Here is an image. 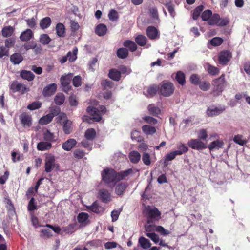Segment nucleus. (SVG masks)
I'll return each instance as SVG.
<instances>
[{"mask_svg":"<svg viewBox=\"0 0 250 250\" xmlns=\"http://www.w3.org/2000/svg\"><path fill=\"white\" fill-rule=\"evenodd\" d=\"M132 172V169L130 168L120 172H116L112 168H106L104 169L101 173L103 181L106 184L117 183L128 176Z\"/></svg>","mask_w":250,"mask_h":250,"instance_id":"f257e3e1","label":"nucleus"},{"mask_svg":"<svg viewBox=\"0 0 250 250\" xmlns=\"http://www.w3.org/2000/svg\"><path fill=\"white\" fill-rule=\"evenodd\" d=\"M143 213L147 217L148 222H153L158 221L160 218L161 213L153 206L147 205L143 210Z\"/></svg>","mask_w":250,"mask_h":250,"instance_id":"f03ea898","label":"nucleus"},{"mask_svg":"<svg viewBox=\"0 0 250 250\" xmlns=\"http://www.w3.org/2000/svg\"><path fill=\"white\" fill-rule=\"evenodd\" d=\"M226 81L225 74H222L220 77L212 81V94L214 96H219L224 90Z\"/></svg>","mask_w":250,"mask_h":250,"instance_id":"7ed1b4c3","label":"nucleus"},{"mask_svg":"<svg viewBox=\"0 0 250 250\" xmlns=\"http://www.w3.org/2000/svg\"><path fill=\"white\" fill-rule=\"evenodd\" d=\"M159 87L160 94L165 97L171 96L175 90V86L173 83L171 82L163 81Z\"/></svg>","mask_w":250,"mask_h":250,"instance_id":"20e7f679","label":"nucleus"},{"mask_svg":"<svg viewBox=\"0 0 250 250\" xmlns=\"http://www.w3.org/2000/svg\"><path fill=\"white\" fill-rule=\"evenodd\" d=\"M232 57V53L229 50H222L218 55V62L222 65H227Z\"/></svg>","mask_w":250,"mask_h":250,"instance_id":"39448f33","label":"nucleus"},{"mask_svg":"<svg viewBox=\"0 0 250 250\" xmlns=\"http://www.w3.org/2000/svg\"><path fill=\"white\" fill-rule=\"evenodd\" d=\"M59 167L58 164L55 163L54 156L49 155L46 157L45 159V171L47 173L50 172L54 168L57 169Z\"/></svg>","mask_w":250,"mask_h":250,"instance_id":"423d86ee","label":"nucleus"},{"mask_svg":"<svg viewBox=\"0 0 250 250\" xmlns=\"http://www.w3.org/2000/svg\"><path fill=\"white\" fill-rule=\"evenodd\" d=\"M188 146L193 149L200 150L207 148L205 143L199 139H191L188 142Z\"/></svg>","mask_w":250,"mask_h":250,"instance_id":"0eeeda50","label":"nucleus"},{"mask_svg":"<svg viewBox=\"0 0 250 250\" xmlns=\"http://www.w3.org/2000/svg\"><path fill=\"white\" fill-rule=\"evenodd\" d=\"M86 110L90 115L91 119L93 121L99 122L101 120L102 115L100 114L99 109L89 106Z\"/></svg>","mask_w":250,"mask_h":250,"instance_id":"6e6552de","label":"nucleus"},{"mask_svg":"<svg viewBox=\"0 0 250 250\" xmlns=\"http://www.w3.org/2000/svg\"><path fill=\"white\" fill-rule=\"evenodd\" d=\"M10 89L13 93L18 92L21 94H24L27 90L25 85L17 81H13L12 83Z\"/></svg>","mask_w":250,"mask_h":250,"instance_id":"1a4fd4ad","label":"nucleus"},{"mask_svg":"<svg viewBox=\"0 0 250 250\" xmlns=\"http://www.w3.org/2000/svg\"><path fill=\"white\" fill-rule=\"evenodd\" d=\"M147 37L151 40H156L160 38V33L158 29L153 26H148L146 30Z\"/></svg>","mask_w":250,"mask_h":250,"instance_id":"9d476101","label":"nucleus"},{"mask_svg":"<svg viewBox=\"0 0 250 250\" xmlns=\"http://www.w3.org/2000/svg\"><path fill=\"white\" fill-rule=\"evenodd\" d=\"M225 110V107L222 106L220 107H209L207 108L206 113L208 117H213L217 116Z\"/></svg>","mask_w":250,"mask_h":250,"instance_id":"9b49d317","label":"nucleus"},{"mask_svg":"<svg viewBox=\"0 0 250 250\" xmlns=\"http://www.w3.org/2000/svg\"><path fill=\"white\" fill-rule=\"evenodd\" d=\"M57 88V85L56 83H51L43 88L42 94L44 97H50L55 93Z\"/></svg>","mask_w":250,"mask_h":250,"instance_id":"f8f14e48","label":"nucleus"},{"mask_svg":"<svg viewBox=\"0 0 250 250\" xmlns=\"http://www.w3.org/2000/svg\"><path fill=\"white\" fill-rule=\"evenodd\" d=\"M71 77L69 76H62L61 77V83L64 92H67L71 89V86L70 85Z\"/></svg>","mask_w":250,"mask_h":250,"instance_id":"ddd939ff","label":"nucleus"},{"mask_svg":"<svg viewBox=\"0 0 250 250\" xmlns=\"http://www.w3.org/2000/svg\"><path fill=\"white\" fill-rule=\"evenodd\" d=\"M98 197L104 203H107L111 201V194L108 190L104 189L99 190Z\"/></svg>","mask_w":250,"mask_h":250,"instance_id":"4468645a","label":"nucleus"},{"mask_svg":"<svg viewBox=\"0 0 250 250\" xmlns=\"http://www.w3.org/2000/svg\"><path fill=\"white\" fill-rule=\"evenodd\" d=\"M44 178H41L36 183V185L34 187H31L29 188L26 192V196L28 198H30V197L34 196L37 193L38 189L40 185L42 183V181L43 180Z\"/></svg>","mask_w":250,"mask_h":250,"instance_id":"2eb2a0df","label":"nucleus"},{"mask_svg":"<svg viewBox=\"0 0 250 250\" xmlns=\"http://www.w3.org/2000/svg\"><path fill=\"white\" fill-rule=\"evenodd\" d=\"M224 143L221 140H216L214 141L211 142L208 146L207 147L210 151L214 150H219L222 148L224 146Z\"/></svg>","mask_w":250,"mask_h":250,"instance_id":"dca6fc26","label":"nucleus"},{"mask_svg":"<svg viewBox=\"0 0 250 250\" xmlns=\"http://www.w3.org/2000/svg\"><path fill=\"white\" fill-rule=\"evenodd\" d=\"M89 215L87 213L85 212L80 213L77 216V220L80 226L81 227H84L87 225L89 223Z\"/></svg>","mask_w":250,"mask_h":250,"instance_id":"f3484780","label":"nucleus"},{"mask_svg":"<svg viewBox=\"0 0 250 250\" xmlns=\"http://www.w3.org/2000/svg\"><path fill=\"white\" fill-rule=\"evenodd\" d=\"M147 97H153L155 96L157 92L160 93V87L156 84L150 85L147 89Z\"/></svg>","mask_w":250,"mask_h":250,"instance_id":"a211bd4d","label":"nucleus"},{"mask_svg":"<svg viewBox=\"0 0 250 250\" xmlns=\"http://www.w3.org/2000/svg\"><path fill=\"white\" fill-rule=\"evenodd\" d=\"M33 38V33L30 29H27L22 32L20 39L21 41L27 42Z\"/></svg>","mask_w":250,"mask_h":250,"instance_id":"6ab92c4d","label":"nucleus"},{"mask_svg":"<svg viewBox=\"0 0 250 250\" xmlns=\"http://www.w3.org/2000/svg\"><path fill=\"white\" fill-rule=\"evenodd\" d=\"M77 144L74 139H69L62 145V148L66 151H70Z\"/></svg>","mask_w":250,"mask_h":250,"instance_id":"aec40b11","label":"nucleus"},{"mask_svg":"<svg viewBox=\"0 0 250 250\" xmlns=\"http://www.w3.org/2000/svg\"><path fill=\"white\" fill-rule=\"evenodd\" d=\"M20 119L21 122V124L23 125V126L29 127L32 125V119L31 116L27 115L26 114H22L20 117Z\"/></svg>","mask_w":250,"mask_h":250,"instance_id":"412c9836","label":"nucleus"},{"mask_svg":"<svg viewBox=\"0 0 250 250\" xmlns=\"http://www.w3.org/2000/svg\"><path fill=\"white\" fill-rule=\"evenodd\" d=\"M72 122L67 118L62 123V129L65 134H69L72 132Z\"/></svg>","mask_w":250,"mask_h":250,"instance_id":"4be33fe9","label":"nucleus"},{"mask_svg":"<svg viewBox=\"0 0 250 250\" xmlns=\"http://www.w3.org/2000/svg\"><path fill=\"white\" fill-rule=\"evenodd\" d=\"M107 31L106 26L103 23H100L96 27L95 32L99 36H103L105 35Z\"/></svg>","mask_w":250,"mask_h":250,"instance_id":"5701e85b","label":"nucleus"},{"mask_svg":"<svg viewBox=\"0 0 250 250\" xmlns=\"http://www.w3.org/2000/svg\"><path fill=\"white\" fill-rule=\"evenodd\" d=\"M14 27L11 26H4L1 30V35L3 37L7 38L11 36L14 33Z\"/></svg>","mask_w":250,"mask_h":250,"instance_id":"b1692460","label":"nucleus"},{"mask_svg":"<svg viewBox=\"0 0 250 250\" xmlns=\"http://www.w3.org/2000/svg\"><path fill=\"white\" fill-rule=\"evenodd\" d=\"M52 147V144L50 142L42 141L38 143L37 148L39 151L49 150Z\"/></svg>","mask_w":250,"mask_h":250,"instance_id":"393cba45","label":"nucleus"},{"mask_svg":"<svg viewBox=\"0 0 250 250\" xmlns=\"http://www.w3.org/2000/svg\"><path fill=\"white\" fill-rule=\"evenodd\" d=\"M147 109L149 113L153 116L158 117L161 113L160 109L153 104L148 105Z\"/></svg>","mask_w":250,"mask_h":250,"instance_id":"a878e982","label":"nucleus"},{"mask_svg":"<svg viewBox=\"0 0 250 250\" xmlns=\"http://www.w3.org/2000/svg\"><path fill=\"white\" fill-rule=\"evenodd\" d=\"M20 76L23 79L26 80L28 81H32L35 78V75L32 72L25 70L21 71Z\"/></svg>","mask_w":250,"mask_h":250,"instance_id":"bb28decb","label":"nucleus"},{"mask_svg":"<svg viewBox=\"0 0 250 250\" xmlns=\"http://www.w3.org/2000/svg\"><path fill=\"white\" fill-rule=\"evenodd\" d=\"M142 131L147 135H152L156 132V129L155 127L149 125H145L142 127Z\"/></svg>","mask_w":250,"mask_h":250,"instance_id":"cd10ccee","label":"nucleus"},{"mask_svg":"<svg viewBox=\"0 0 250 250\" xmlns=\"http://www.w3.org/2000/svg\"><path fill=\"white\" fill-rule=\"evenodd\" d=\"M206 70L211 76H216L220 73V69L217 67L214 66L209 63L206 64Z\"/></svg>","mask_w":250,"mask_h":250,"instance_id":"c85d7f7f","label":"nucleus"},{"mask_svg":"<svg viewBox=\"0 0 250 250\" xmlns=\"http://www.w3.org/2000/svg\"><path fill=\"white\" fill-rule=\"evenodd\" d=\"M108 77L114 81H119L121 79V75H120L118 70L113 68L109 70Z\"/></svg>","mask_w":250,"mask_h":250,"instance_id":"c756f323","label":"nucleus"},{"mask_svg":"<svg viewBox=\"0 0 250 250\" xmlns=\"http://www.w3.org/2000/svg\"><path fill=\"white\" fill-rule=\"evenodd\" d=\"M56 34L60 37H64L65 36V28L64 25L62 23H58L56 26Z\"/></svg>","mask_w":250,"mask_h":250,"instance_id":"7c9ffc66","label":"nucleus"},{"mask_svg":"<svg viewBox=\"0 0 250 250\" xmlns=\"http://www.w3.org/2000/svg\"><path fill=\"white\" fill-rule=\"evenodd\" d=\"M123 45L125 47L128 48L129 50L133 52L137 49V45L136 43L129 40H126L124 42Z\"/></svg>","mask_w":250,"mask_h":250,"instance_id":"2f4dec72","label":"nucleus"},{"mask_svg":"<svg viewBox=\"0 0 250 250\" xmlns=\"http://www.w3.org/2000/svg\"><path fill=\"white\" fill-rule=\"evenodd\" d=\"M128 186L127 183H121L115 188V193L118 195H122Z\"/></svg>","mask_w":250,"mask_h":250,"instance_id":"473e14b6","label":"nucleus"},{"mask_svg":"<svg viewBox=\"0 0 250 250\" xmlns=\"http://www.w3.org/2000/svg\"><path fill=\"white\" fill-rule=\"evenodd\" d=\"M135 41L136 43L139 46H144L147 42V39L144 35H138L135 37Z\"/></svg>","mask_w":250,"mask_h":250,"instance_id":"72a5a7b5","label":"nucleus"},{"mask_svg":"<svg viewBox=\"0 0 250 250\" xmlns=\"http://www.w3.org/2000/svg\"><path fill=\"white\" fill-rule=\"evenodd\" d=\"M23 60L22 56L18 53L12 54L10 57V61L14 64H18L21 63Z\"/></svg>","mask_w":250,"mask_h":250,"instance_id":"f704fd0d","label":"nucleus"},{"mask_svg":"<svg viewBox=\"0 0 250 250\" xmlns=\"http://www.w3.org/2000/svg\"><path fill=\"white\" fill-rule=\"evenodd\" d=\"M141 155L137 151H132L129 154L130 161L134 164L137 163L140 160Z\"/></svg>","mask_w":250,"mask_h":250,"instance_id":"c9c22d12","label":"nucleus"},{"mask_svg":"<svg viewBox=\"0 0 250 250\" xmlns=\"http://www.w3.org/2000/svg\"><path fill=\"white\" fill-rule=\"evenodd\" d=\"M51 24V20L50 17H46L42 19L40 22V26L41 29H45L48 28Z\"/></svg>","mask_w":250,"mask_h":250,"instance_id":"e433bc0d","label":"nucleus"},{"mask_svg":"<svg viewBox=\"0 0 250 250\" xmlns=\"http://www.w3.org/2000/svg\"><path fill=\"white\" fill-rule=\"evenodd\" d=\"M43 137L46 142L51 143L56 141V136L53 133H52L49 130H47L43 133Z\"/></svg>","mask_w":250,"mask_h":250,"instance_id":"4c0bfd02","label":"nucleus"},{"mask_svg":"<svg viewBox=\"0 0 250 250\" xmlns=\"http://www.w3.org/2000/svg\"><path fill=\"white\" fill-rule=\"evenodd\" d=\"M86 207L88 210L97 213L102 212L104 211V208L100 206L99 204H90L88 206H86Z\"/></svg>","mask_w":250,"mask_h":250,"instance_id":"58836bf2","label":"nucleus"},{"mask_svg":"<svg viewBox=\"0 0 250 250\" xmlns=\"http://www.w3.org/2000/svg\"><path fill=\"white\" fill-rule=\"evenodd\" d=\"M175 79L181 85H184L186 83L185 75L182 71H178L176 73Z\"/></svg>","mask_w":250,"mask_h":250,"instance_id":"ea45409f","label":"nucleus"},{"mask_svg":"<svg viewBox=\"0 0 250 250\" xmlns=\"http://www.w3.org/2000/svg\"><path fill=\"white\" fill-rule=\"evenodd\" d=\"M116 54L118 58L124 59L128 57L129 53L126 48L122 47L117 50Z\"/></svg>","mask_w":250,"mask_h":250,"instance_id":"a19ab883","label":"nucleus"},{"mask_svg":"<svg viewBox=\"0 0 250 250\" xmlns=\"http://www.w3.org/2000/svg\"><path fill=\"white\" fill-rule=\"evenodd\" d=\"M54 100L57 105H62L64 102L65 96L63 93H58L55 96Z\"/></svg>","mask_w":250,"mask_h":250,"instance_id":"79ce46f5","label":"nucleus"},{"mask_svg":"<svg viewBox=\"0 0 250 250\" xmlns=\"http://www.w3.org/2000/svg\"><path fill=\"white\" fill-rule=\"evenodd\" d=\"M96 132L94 128L87 129L84 133L85 138L88 140H93L96 137Z\"/></svg>","mask_w":250,"mask_h":250,"instance_id":"37998d69","label":"nucleus"},{"mask_svg":"<svg viewBox=\"0 0 250 250\" xmlns=\"http://www.w3.org/2000/svg\"><path fill=\"white\" fill-rule=\"evenodd\" d=\"M153 222H148L145 226V234H148V233H153L156 231V226L153 224Z\"/></svg>","mask_w":250,"mask_h":250,"instance_id":"c03bdc74","label":"nucleus"},{"mask_svg":"<svg viewBox=\"0 0 250 250\" xmlns=\"http://www.w3.org/2000/svg\"><path fill=\"white\" fill-rule=\"evenodd\" d=\"M139 243L144 249H147L151 247L150 241L144 237H141L139 239Z\"/></svg>","mask_w":250,"mask_h":250,"instance_id":"a18cd8bd","label":"nucleus"},{"mask_svg":"<svg viewBox=\"0 0 250 250\" xmlns=\"http://www.w3.org/2000/svg\"><path fill=\"white\" fill-rule=\"evenodd\" d=\"M220 20V16L218 14H214L211 16L208 23L210 25H218V21Z\"/></svg>","mask_w":250,"mask_h":250,"instance_id":"49530a36","label":"nucleus"},{"mask_svg":"<svg viewBox=\"0 0 250 250\" xmlns=\"http://www.w3.org/2000/svg\"><path fill=\"white\" fill-rule=\"evenodd\" d=\"M52 116L49 114L42 116L39 120L40 124L42 125H45L50 123L53 120Z\"/></svg>","mask_w":250,"mask_h":250,"instance_id":"de8ad7c7","label":"nucleus"},{"mask_svg":"<svg viewBox=\"0 0 250 250\" xmlns=\"http://www.w3.org/2000/svg\"><path fill=\"white\" fill-rule=\"evenodd\" d=\"M223 39L219 37H215L209 40L210 44L213 46H219L222 44Z\"/></svg>","mask_w":250,"mask_h":250,"instance_id":"09e8293b","label":"nucleus"},{"mask_svg":"<svg viewBox=\"0 0 250 250\" xmlns=\"http://www.w3.org/2000/svg\"><path fill=\"white\" fill-rule=\"evenodd\" d=\"M51 39L47 34H42L40 35V42L43 45H47L51 42Z\"/></svg>","mask_w":250,"mask_h":250,"instance_id":"8fccbe9b","label":"nucleus"},{"mask_svg":"<svg viewBox=\"0 0 250 250\" xmlns=\"http://www.w3.org/2000/svg\"><path fill=\"white\" fill-rule=\"evenodd\" d=\"M78 53V49L77 47H74L73 49L72 53L70 51L68 52L67 54L68 60L70 62H74L77 59V54Z\"/></svg>","mask_w":250,"mask_h":250,"instance_id":"3c124183","label":"nucleus"},{"mask_svg":"<svg viewBox=\"0 0 250 250\" xmlns=\"http://www.w3.org/2000/svg\"><path fill=\"white\" fill-rule=\"evenodd\" d=\"M204 9V6L203 5H199L197 6L192 12V18L194 20H197L199 18L201 13Z\"/></svg>","mask_w":250,"mask_h":250,"instance_id":"603ef678","label":"nucleus"},{"mask_svg":"<svg viewBox=\"0 0 250 250\" xmlns=\"http://www.w3.org/2000/svg\"><path fill=\"white\" fill-rule=\"evenodd\" d=\"M198 85L200 89L204 91L208 90L210 87V83L208 81H200Z\"/></svg>","mask_w":250,"mask_h":250,"instance_id":"864d4df0","label":"nucleus"},{"mask_svg":"<svg viewBox=\"0 0 250 250\" xmlns=\"http://www.w3.org/2000/svg\"><path fill=\"white\" fill-rule=\"evenodd\" d=\"M109 20L112 21H116L119 18L118 13L115 9H111L108 15Z\"/></svg>","mask_w":250,"mask_h":250,"instance_id":"5fc2aeb1","label":"nucleus"},{"mask_svg":"<svg viewBox=\"0 0 250 250\" xmlns=\"http://www.w3.org/2000/svg\"><path fill=\"white\" fill-rule=\"evenodd\" d=\"M143 119L146 123L151 125H155L158 123L156 119L149 116H144L143 117Z\"/></svg>","mask_w":250,"mask_h":250,"instance_id":"6e6d98bb","label":"nucleus"},{"mask_svg":"<svg viewBox=\"0 0 250 250\" xmlns=\"http://www.w3.org/2000/svg\"><path fill=\"white\" fill-rule=\"evenodd\" d=\"M212 13L210 10H206L204 11L202 15L201 18L203 21H208L211 16H212Z\"/></svg>","mask_w":250,"mask_h":250,"instance_id":"4d7b16f0","label":"nucleus"},{"mask_svg":"<svg viewBox=\"0 0 250 250\" xmlns=\"http://www.w3.org/2000/svg\"><path fill=\"white\" fill-rule=\"evenodd\" d=\"M200 77L197 74H192L190 77L191 83L194 85H198L200 82Z\"/></svg>","mask_w":250,"mask_h":250,"instance_id":"13d9d810","label":"nucleus"},{"mask_svg":"<svg viewBox=\"0 0 250 250\" xmlns=\"http://www.w3.org/2000/svg\"><path fill=\"white\" fill-rule=\"evenodd\" d=\"M101 85L104 89L107 88H112L114 86V83L110 80L105 79L102 81Z\"/></svg>","mask_w":250,"mask_h":250,"instance_id":"bf43d9fd","label":"nucleus"},{"mask_svg":"<svg viewBox=\"0 0 250 250\" xmlns=\"http://www.w3.org/2000/svg\"><path fill=\"white\" fill-rule=\"evenodd\" d=\"M42 105L41 102L39 101H36L32 103L27 106V109L30 110H34L39 109Z\"/></svg>","mask_w":250,"mask_h":250,"instance_id":"052dcab7","label":"nucleus"},{"mask_svg":"<svg viewBox=\"0 0 250 250\" xmlns=\"http://www.w3.org/2000/svg\"><path fill=\"white\" fill-rule=\"evenodd\" d=\"M30 220L32 225L36 228L42 226L39 221L38 218L35 215V214H32L30 215Z\"/></svg>","mask_w":250,"mask_h":250,"instance_id":"680f3d73","label":"nucleus"},{"mask_svg":"<svg viewBox=\"0 0 250 250\" xmlns=\"http://www.w3.org/2000/svg\"><path fill=\"white\" fill-rule=\"evenodd\" d=\"M73 155L75 158L80 159L83 158L85 155V152L82 150L77 149L74 151Z\"/></svg>","mask_w":250,"mask_h":250,"instance_id":"e2e57ef3","label":"nucleus"},{"mask_svg":"<svg viewBox=\"0 0 250 250\" xmlns=\"http://www.w3.org/2000/svg\"><path fill=\"white\" fill-rule=\"evenodd\" d=\"M131 137L133 140L137 142H140L142 139V137L140 135V133L137 130H134L131 132Z\"/></svg>","mask_w":250,"mask_h":250,"instance_id":"0e129e2a","label":"nucleus"},{"mask_svg":"<svg viewBox=\"0 0 250 250\" xmlns=\"http://www.w3.org/2000/svg\"><path fill=\"white\" fill-rule=\"evenodd\" d=\"M188 147L186 146L185 144H181L178 146V150L176 151L178 153L179 155H180L184 153L188 152Z\"/></svg>","mask_w":250,"mask_h":250,"instance_id":"69168bd1","label":"nucleus"},{"mask_svg":"<svg viewBox=\"0 0 250 250\" xmlns=\"http://www.w3.org/2000/svg\"><path fill=\"white\" fill-rule=\"evenodd\" d=\"M208 137L207 131L206 129L200 130L198 133V138L200 140H205Z\"/></svg>","mask_w":250,"mask_h":250,"instance_id":"338daca9","label":"nucleus"},{"mask_svg":"<svg viewBox=\"0 0 250 250\" xmlns=\"http://www.w3.org/2000/svg\"><path fill=\"white\" fill-rule=\"evenodd\" d=\"M37 43L34 41L27 42L25 43L23 46V48L25 49L26 51L31 49H35Z\"/></svg>","mask_w":250,"mask_h":250,"instance_id":"774afa93","label":"nucleus"}]
</instances>
